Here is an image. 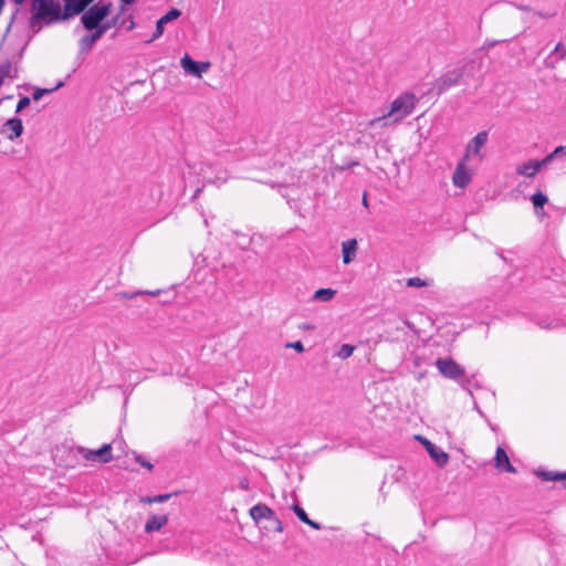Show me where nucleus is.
<instances>
[{
  "label": "nucleus",
  "mask_w": 566,
  "mask_h": 566,
  "mask_svg": "<svg viewBox=\"0 0 566 566\" xmlns=\"http://www.w3.org/2000/svg\"><path fill=\"white\" fill-rule=\"evenodd\" d=\"M181 15V11L178 9H170L165 15H163L156 24L155 33L153 34V38L150 41L158 39L164 33V25L167 24L170 21H174L178 19Z\"/></svg>",
  "instance_id": "obj_17"
},
{
  "label": "nucleus",
  "mask_w": 566,
  "mask_h": 566,
  "mask_svg": "<svg viewBox=\"0 0 566 566\" xmlns=\"http://www.w3.org/2000/svg\"><path fill=\"white\" fill-rule=\"evenodd\" d=\"M160 293V291H153V292H137L136 294H149L153 296H156Z\"/></svg>",
  "instance_id": "obj_39"
},
{
  "label": "nucleus",
  "mask_w": 566,
  "mask_h": 566,
  "mask_svg": "<svg viewBox=\"0 0 566 566\" xmlns=\"http://www.w3.org/2000/svg\"><path fill=\"white\" fill-rule=\"evenodd\" d=\"M32 11L34 12L31 18V23L46 20L54 22L62 19L61 6L57 0H33Z\"/></svg>",
  "instance_id": "obj_2"
},
{
  "label": "nucleus",
  "mask_w": 566,
  "mask_h": 566,
  "mask_svg": "<svg viewBox=\"0 0 566 566\" xmlns=\"http://www.w3.org/2000/svg\"><path fill=\"white\" fill-rule=\"evenodd\" d=\"M566 59V45L558 42L554 50L544 60V65L548 70H555L557 65Z\"/></svg>",
  "instance_id": "obj_11"
},
{
  "label": "nucleus",
  "mask_w": 566,
  "mask_h": 566,
  "mask_svg": "<svg viewBox=\"0 0 566 566\" xmlns=\"http://www.w3.org/2000/svg\"><path fill=\"white\" fill-rule=\"evenodd\" d=\"M135 460L144 468H146L147 470H151L153 469V464L148 461H145L142 455L139 454H135Z\"/></svg>",
  "instance_id": "obj_34"
},
{
  "label": "nucleus",
  "mask_w": 566,
  "mask_h": 566,
  "mask_svg": "<svg viewBox=\"0 0 566 566\" xmlns=\"http://www.w3.org/2000/svg\"><path fill=\"white\" fill-rule=\"evenodd\" d=\"M128 19H129V21H127V24H128L127 30H133L135 28V22L133 20V17L130 15Z\"/></svg>",
  "instance_id": "obj_38"
},
{
  "label": "nucleus",
  "mask_w": 566,
  "mask_h": 566,
  "mask_svg": "<svg viewBox=\"0 0 566 566\" xmlns=\"http://www.w3.org/2000/svg\"><path fill=\"white\" fill-rule=\"evenodd\" d=\"M416 439L423 444L430 457L439 467L442 468L448 463L449 455L443 450L438 448L436 444H433L431 441H429L427 438L422 436H416Z\"/></svg>",
  "instance_id": "obj_7"
},
{
  "label": "nucleus",
  "mask_w": 566,
  "mask_h": 566,
  "mask_svg": "<svg viewBox=\"0 0 566 566\" xmlns=\"http://www.w3.org/2000/svg\"><path fill=\"white\" fill-rule=\"evenodd\" d=\"M532 202L535 207H543L547 202V197L542 192L532 196Z\"/></svg>",
  "instance_id": "obj_29"
},
{
  "label": "nucleus",
  "mask_w": 566,
  "mask_h": 566,
  "mask_svg": "<svg viewBox=\"0 0 566 566\" xmlns=\"http://www.w3.org/2000/svg\"><path fill=\"white\" fill-rule=\"evenodd\" d=\"M125 4H130L133 3L135 0H122Z\"/></svg>",
  "instance_id": "obj_43"
},
{
  "label": "nucleus",
  "mask_w": 566,
  "mask_h": 566,
  "mask_svg": "<svg viewBox=\"0 0 566 566\" xmlns=\"http://www.w3.org/2000/svg\"><path fill=\"white\" fill-rule=\"evenodd\" d=\"M103 36V30H97L92 34L85 35L80 40V48L82 52H88L92 50L96 41H98Z\"/></svg>",
  "instance_id": "obj_20"
},
{
  "label": "nucleus",
  "mask_w": 566,
  "mask_h": 566,
  "mask_svg": "<svg viewBox=\"0 0 566 566\" xmlns=\"http://www.w3.org/2000/svg\"><path fill=\"white\" fill-rule=\"evenodd\" d=\"M29 105H30V97L24 96V97L20 98V101L18 102L15 112L20 113L21 111H23Z\"/></svg>",
  "instance_id": "obj_31"
},
{
  "label": "nucleus",
  "mask_w": 566,
  "mask_h": 566,
  "mask_svg": "<svg viewBox=\"0 0 566 566\" xmlns=\"http://www.w3.org/2000/svg\"><path fill=\"white\" fill-rule=\"evenodd\" d=\"M336 294V291L333 289H319L315 291L313 295V300L319 302H329Z\"/></svg>",
  "instance_id": "obj_23"
},
{
  "label": "nucleus",
  "mask_w": 566,
  "mask_h": 566,
  "mask_svg": "<svg viewBox=\"0 0 566 566\" xmlns=\"http://www.w3.org/2000/svg\"><path fill=\"white\" fill-rule=\"evenodd\" d=\"M171 496H172V494L166 493V494H159V495H154V496H143L139 499V501L145 504L164 503V502L168 501Z\"/></svg>",
  "instance_id": "obj_24"
},
{
  "label": "nucleus",
  "mask_w": 566,
  "mask_h": 566,
  "mask_svg": "<svg viewBox=\"0 0 566 566\" xmlns=\"http://www.w3.org/2000/svg\"><path fill=\"white\" fill-rule=\"evenodd\" d=\"M77 450L87 461L107 463L113 459L111 443H105L97 450L86 448H78Z\"/></svg>",
  "instance_id": "obj_5"
},
{
  "label": "nucleus",
  "mask_w": 566,
  "mask_h": 566,
  "mask_svg": "<svg viewBox=\"0 0 566 566\" xmlns=\"http://www.w3.org/2000/svg\"><path fill=\"white\" fill-rule=\"evenodd\" d=\"M94 0H64V12L62 19L81 13Z\"/></svg>",
  "instance_id": "obj_14"
},
{
  "label": "nucleus",
  "mask_w": 566,
  "mask_h": 566,
  "mask_svg": "<svg viewBox=\"0 0 566 566\" xmlns=\"http://www.w3.org/2000/svg\"><path fill=\"white\" fill-rule=\"evenodd\" d=\"M546 165L547 164L544 158L542 160H528L517 166L516 174L532 178Z\"/></svg>",
  "instance_id": "obj_12"
},
{
  "label": "nucleus",
  "mask_w": 566,
  "mask_h": 566,
  "mask_svg": "<svg viewBox=\"0 0 566 566\" xmlns=\"http://www.w3.org/2000/svg\"><path fill=\"white\" fill-rule=\"evenodd\" d=\"M112 3H97L91 7L81 18V22L86 30H94L109 14Z\"/></svg>",
  "instance_id": "obj_3"
},
{
  "label": "nucleus",
  "mask_w": 566,
  "mask_h": 566,
  "mask_svg": "<svg viewBox=\"0 0 566 566\" xmlns=\"http://www.w3.org/2000/svg\"><path fill=\"white\" fill-rule=\"evenodd\" d=\"M538 476H541L544 481H560L566 479V472L565 473H558V472H537Z\"/></svg>",
  "instance_id": "obj_25"
},
{
  "label": "nucleus",
  "mask_w": 566,
  "mask_h": 566,
  "mask_svg": "<svg viewBox=\"0 0 566 566\" xmlns=\"http://www.w3.org/2000/svg\"><path fill=\"white\" fill-rule=\"evenodd\" d=\"M431 283L429 281L422 280L418 276L410 277L407 280V286L409 287H423L429 286Z\"/></svg>",
  "instance_id": "obj_28"
},
{
  "label": "nucleus",
  "mask_w": 566,
  "mask_h": 566,
  "mask_svg": "<svg viewBox=\"0 0 566 566\" xmlns=\"http://www.w3.org/2000/svg\"><path fill=\"white\" fill-rule=\"evenodd\" d=\"M354 350L355 347L353 345L344 344L340 346L337 356L342 359H346L353 355Z\"/></svg>",
  "instance_id": "obj_27"
},
{
  "label": "nucleus",
  "mask_w": 566,
  "mask_h": 566,
  "mask_svg": "<svg viewBox=\"0 0 566 566\" xmlns=\"http://www.w3.org/2000/svg\"><path fill=\"white\" fill-rule=\"evenodd\" d=\"M560 154H566V146L556 147L555 150L547 155L544 159L546 164H549L555 157H557Z\"/></svg>",
  "instance_id": "obj_30"
},
{
  "label": "nucleus",
  "mask_w": 566,
  "mask_h": 566,
  "mask_svg": "<svg viewBox=\"0 0 566 566\" xmlns=\"http://www.w3.org/2000/svg\"><path fill=\"white\" fill-rule=\"evenodd\" d=\"M250 516L255 522L259 523L262 520H272L275 518V513L272 509H270L265 504H256L250 509Z\"/></svg>",
  "instance_id": "obj_16"
},
{
  "label": "nucleus",
  "mask_w": 566,
  "mask_h": 566,
  "mask_svg": "<svg viewBox=\"0 0 566 566\" xmlns=\"http://www.w3.org/2000/svg\"><path fill=\"white\" fill-rule=\"evenodd\" d=\"M463 83L461 78V73H459L458 69L448 71L437 81V88L439 93H442L449 90L452 86L459 85Z\"/></svg>",
  "instance_id": "obj_8"
},
{
  "label": "nucleus",
  "mask_w": 566,
  "mask_h": 566,
  "mask_svg": "<svg viewBox=\"0 0 566 566\" xmlns=\"http://www.w3.org/2000/svg\"><path fill=\"white\" fill-rule=\"evenodd\" d=\"M464 161V159L460 161L453 172L452 181L458 188H465L471 181V174L467 169Z\"/></svg>",
  "instance_id": "obj_13"
},
{
  "label": "nucleus",
  "mask_w": 566,
  "mask_h": 566,
  "mask_svg": "<svg viewBox=\"0 0 566 566\" xmlns=\"http://www.w3.org/2000/svg\"><path fill=\"white\" fill-rule=\"evenodd\" d=\"M535 14L542 19H553L557 13L555 11H537Z\"/></svg>",
  "instance_id": "obj_33"
},
{
  "label": "nucleus",
  "mask_w": 566,
  "mask_h": 566,
  "mask_svg": "<svg viewBox=\"0 0 566 566\" xmlns=\"http://www.w3.org/2000/svg\"><path fill=\"white\" fill-rule=\"evenodd\" d=\"M180 66L186 74L200 78L210 69L211 64L208 61L196 62L189 54H185L180 60Z\"/></svg>",
  "instance_id": "obj_6"
},
{
  "label": "nucleus",
  "mask_w": 566,
  "mask_h": 566,
  "mask_svg": "<svg viewBox=\"0 0 566 566\" xmlns=\"http://www.w3.org/2000/svg\"><path fill=\"white\" fill-rule=\"evenodd\" d=\"M271 521H273V522H274V524H275V530H276L277 532H280V533H281V532H283V525H282V522H281L276 516H275V518H272Z\"/></svg>",
  "instance_id": "obj_36"
},
{
  "label": "nucleus",
  "mask_w": 566,
  "mask_h": 566,
  "mask_svg": "<svg viewBox=\"0 0 566 566\" xmlns=\"http://www.w3.org/2000/svg\"><path fill=\"white\" fill-rule=\"evenodd\" d=\"M357 252V240L349 239L342 243V256L345 264H349L354 261Z\"/></svg>",
  "instance_id": "obj_18"
},
{
  "label": "nucleus",
  "mask_w": 566,
  "mask_h": 566,
  "mask_svg": "<svg viewBox=\"0 0 566 566\" xmlns=\"http://www.w3.org/2000/svg\"><path fill=\"white\" fill-rule=\"evenodd\" d=\"M363 205H364L365 207H368V201H367V196H366V193H365V195H364V197H363Z\"/></svg>",
  "instance_id": "obj_41"
},
{
  "label": "nucleus",
  "mask_w": 566,
  "mask_h": 566,
  "mask_svg": "<svg viewBox=\"0 0 566 566\" xmlns=\"http://www.w3.org/2000/svg\"><path fill=\"white\" fill-rule=\"evenodd\" d=\"M293 511L296 516L305 524L310 525L314 530H321V525L307 516L306 512L297 504L293 505Z\"/></svg>",
  "instance_id": "obj_22"
},
{
  "label": "nucleus",
  "mask_w": 566,
  "mask_h": 566,
  "mask_svg": "<svg viewBox=\"0 0 566 566\" xmlns=\"http://www.w3.org/2000/svg\"><path fill=\"white\" fill-rule=\"evenodd\" d=\"M518 9L523 10V11H526V12L532 11V8L530 6H518Z\"/></svg>",
  "instance_id": "obj_40"
},
{
  "label": "nucleus",
  "mask_w": 566,
  "mask_h": 566,
  "mask_svg": "<svg viewBox=\"0 0 566 566\" xmlns=\"http://www.w3.org/2000/svg\"><path fill=\"white\" fill-rule=\"evenodd\" d=\"M488 142V133L480 132L478 133L472 140L467 145L464 160H468L471 157L480 156V150Z\"/></svg>",
  "instance_id": "obj_10"
},
{
  "label": "nucleus",
  "mask_w": 566,
  "mask_h": 566,
  "mask_svg": "<svg viewBox=\"0 0 566 566\" xmlns=\"http://www.w3.org/2000/svg\"><path fill=\"white\" fill-rule=\"evenodd\" d=\"M61 86H63V82H60L54 88H38L34 91V93L32 94V98L34 101H39L41 99L45 94H49L57 88H60Z\"/></svg>",
  "instance_id": "obj_26"
},
{
  "label": "nucleus",
  "mask_w": 566,
  "mask_h": 566,
  "mask_svg": "<svg viewBox=\"0 0 566 566\" xmlns=\"http://www.w3.org/2000/svg\"><path fill=\"white\" fill-rule=\"evenodd\" d=\"M4 0H0V13L2 12Z\"/></svg>",
  "instance_id": "obj_44"
},
{
  "label": "nucleus",
  "mask_w": 566,
  "mask_h": 566,
  "mask_svg": "<svg viewBox=\"0 0 566 566\" xmlns=\"http://www.w3.org/2000/svg\"><path fill=\"white\" fill-rule=\"evenodd\" d=\"M459 73H461V78L464 83H467L465 78H473L474 77V74H475V71H476V65H475V62L474 61H465L463 62L462 64H460L459 66H457Z\"/></svg>",
  "instance_id": "obj_21"
},
{
  "label": "nucleus",
  "mask_w": 566,
  "mask_h": 566,
  "mask_svg": "<svg viewBox=\"0 0 566 566\" xmlns=\"http://www.w3.org/2000/svg\"><path fill=\"white\" fill-rule=\"evenodd\" d=\"M168 523V516L163 515H150L145 524V532L153 533L159 531Z\"/></svg>",
  "instance_id": "obj_19"
},
{
  "label": "nucleus",
  "mask_w": 566,
  "mask_h": 566,
  "mask_svg": "<svg viewBox=\"0 0 566 566\" xmlns=\"http://www.w3.org/2000/svg\"><path fill=\"white\" fill-rule=\"evenodd\" d=\"M286 347L287 348H293V349H295L298 353H303L304 352V346H303L301 340H296V342H293V343H287Z\"/></svg>",
  "instance_id": "obj_32"
},
{
  "label": "nucleus",
  "mask_w": 566,
  "mask_h": 566,
  "mask_svg": "<svg viewBox=\"0 0 566 566\" xmlns=\"http://www.w3.org/2000/svg\"><path fill=\"white\" fill-rule=\"evenodd\" d=\"M0 133L9 140H14L23 133L22 120L18 117L8 119L1 127Z\"/></svg>",
  "instance_id": "obj_9"
},
{
  "label": "nucleus",
  "mask_w": 566,
  "mask_h": 566,
  "mask_svg": "<svg viewBox=\"0 0 566 566\" xmlns=\"http://www.w3.org/2000/svg\"><path fill=\"white\" fill-rule=\"evenodd\" d=\"M14 3L17 4H22L24 2V0H12Z\"/></svg>",
  "instance_id": "obj_45"
},
{
  "label": "nucleus",
  "mask_w": 566,
  "mask_h": 566,
  "mask_svg": "<svg viewBox=\"0 0 566 566\" xmlns=\"http://www.w3.org/2000/svg\"><path fill=\"white\" fill-rule=\"evenodd\" d=\"M117 24V19H114L111 23H105L96 28L97 30H103V34L113 25Z\"/></svg>",
  "instance_id": "obj_35"
},
{
  "label": "nucleus",
  "mask_w": 566,
  "mask_h": 566,
  "mask_svg": "<svg viewBox=\"0 0 566 566\" xmlns=\"http://www.w3.org/2000/svg\"><path fill=\"white\" fill-rule=\"evenodd\" d=\"M436 367L449 379L459 380L465 375L464 368L451 358H438L436 360Z\"/></svg>",
  "instance_id": "obj_4"
},
{
  "label": "nucleus",
  "mask_w": 566,
  "mask_h": 566,
  "mask_svg": "<svg viewBox=\"0 0 566 566\" xmlns=\"http://www.w3.org/2000/svg\"><path fill=\"white\" fill-rule=\"evenodd\" d=\"M417 98L415 94L405 93L395 98L389 107V111L367 123L368 128L387 127L400 123L403 118L409 116L416 107Z\"/></svg>",
  "instance_id": "obj_1"
},
{
  "label": "nucleus",
  "mask_w": 566,
  "mask_h": 566,
  "mask_svg": "<svg viewBox=\"0 0 566 566\" xmlns=\"http://www.w3.org/2000/svg\"><path fill=\"white\" fill-rule=\"evenodd\" d=\"M494 467L497 470L505 471L509 473H515L516 469L511 464L510 459L505 450L499 447L495 451Z\"/></svg>",
  "instance_id": "obj_15"
},
{
  "label": "nucleus",
  "mask_w": 566,
  "mask_h": 566,
  "mask_svg": "<svg viewBox=\"0 0 566 566\" xmlns=\"http://www.w3.org/2000/svg\"><path fill=\"white\" fill-rule=\"evenodd\" d=\"M559 325H560V324H559L558 322H554V323H552V324H551V326H549V327H551V328H556V327H559Z\"/></svg>",
  "instance_id": "obj_42"
},
{
  "label": "nucleus",
  "mask_w": 566,
  "mask_h": 566,
  "mask_svg": "<svg viewBox=\"0 0 566 566\" xmlns=\"http://www.w3.org/2000/svg\"><path fill=\"white\" fill-rule=\"evenodd\" d=\"M128 19H129V21H127V24H128L127 30H133L135 28V22L133 20V17L130 15Z\"/></svg>",
  "instance_id": "obj_37"
}]
</instances>
